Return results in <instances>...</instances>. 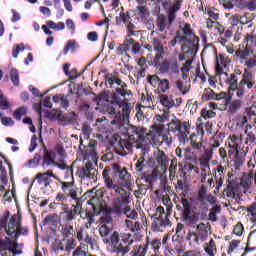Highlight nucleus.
I'll use <instances>...</instances> for the list:
<instances>
[{
	"mask_svg": "<svg viewBox=\"0 0 256 256\" xmlns=\"http://www.w3.org/2000/svg\"><path fill=\"white\" fill-rule=\"evenodd\" d=\"M239 64L248 67V69H255L256 67V36L246 34L244 36V43L238 46L236 52Z\"/></svg>",
	"mask_w": 256,
	"mask_h": 256,
	"instance_id": "20e7f679",
	"label": "nucleus"
},
{
	"mask_svg": "<svg viewBox=\"0 0 256 256\" xmlns=\"http://www.w3.org/2000/svg\"><path fill=\"white\" fill-rule=\"evenodd\" d=\"M146 131L147 130L143 127L130 126L127 129L128 140L120 138L117 144V148L119 151H122V155H128L134 147H136V149H145V145L142 143L145 141Z\"/></svg>",
	"mask_w": 256,
	"mask_h": 256,
	"instance_id": "7ed1b4c3",
	"label": "nucleus"
},
{
	"mask_svg": "<svg viewBox=\"0 0 256 256\" xmlns=\"http://www.w3.org/2000/svg\"><path fill=\"white\" fill-rule=\"evenodd\" d=\"M58 221L59 225H72L73 221H75L73 209L69 208V206H65L63 211L59 214Z\"/></svg>",
	"mask_w": 256,
	"mask_h": 256,
	"instance_id": "6ab92c4d",
	"label": "nucleus"
},
{
	"mask_svg": "<svg viewBox=\"0 0 256 256\" xmlns=\"http://www.w3.org/2000/svg\"><path fill=\"white\" fill-rule=\"evenodd\" d=\"M37 183L43 187V189H47L49 185H51V178L45 176L43 173H38L35 177Z\"/></svg>",
	"mask_w": 256,
	"mask_h": 256,
	"instance_id": "473e14b6",
	"label": "nucleus"
},
{
	"mask_svg": "<svg viewBox=\"0 0 256 256\" xmlns=\"http://www.w3.org/2000/svg\"><path fill=\"white\" fill-rule=\"evenodd\" d=\"M136 13L142 20L149 18V9H147L145 6H137Z\"/></svg>",
	"mask_w": 256,
	"mask_h": 256,
	"instance_id": "09e8293b",
	"label": "nucleus"
},
{
	"mask_svg": "<svg viewBox=\"0 0 256 256\" xmlns=\"http://www.w3.org/2000/svg\"><path fill=\"white\" fill-rule=\"evenodd\" d=\"M55 153L57 155H59V158L57 159V161H59V163H63V161H65L66 157H67V153L65 152V148H63V146L58 145L55 147Z\"/></svg>",
	"mask_w": 256,
	"mask_h": 256,
	"instance_id": "de8ad7c7",
	"label": "nucleus"
},
{
	"mask_svg": "<svg viewBox=\"0 0 256 256\" xmlns=\"http://www.w3.org/2000/svg\"><path fill=\"white\" fill-rule=\"evenodd\" d=\"M53 101L54 103H59L60 107H62V109H64L65 111L69 109V99H67V96H65V94H56L53 97Z\"/></svg>",
	"mask_w": 256,
	"mask_h": 256,
	"instance_id": "2f4dec72",
	"label": "nucleus"
},
{
	"mask_svg": "<svg viewBox=\"0 0 256 256\" xmlns=\"http://www.w3.org/2000/svg\"><path fill=\"white\" fill-rule=\"evenodd\" d=\"M149 245L151 249H153L155 255H157V253H159V250L161 249V240L154 239L151 242H149Z\"/></svg>",
	"mask_w": 256,
	"mask_h": 256,
	"instance_id": "69168bd1",
	"label": "nucleus"
},
{
	"mask_svg": "<svg viewBox=\"0 0 256 256\" xmlns=\"http://www.w3.org/2000/svg\"><path fill=\"white\" fill-rule=\"evenodd\" d=\"M77 175L82 180L92 179L95 181V179H97L98 172L97 168L93 166V163L87 162L84 166L77 169Z\"/></svg>",
	"mask_w": 256,
	"mask_h": 256,
	"instance_id": "4468645a",
	"label": "nucleus"
},
{
	"mask_svg": "<svg viewBox=\"0 0 256 256\" xmlns=\"http://www.w3.org/2000/svg\"><path fill=\"white\" fill-rule=\"evenodd\" d=\"M84 159L87 161H97L99 159V156L97 154V141L96 140H90L88 145L84 147V150L82 152Z\"/></svg>",
	"mask_w": 256,
	"mask_h": 256,
	"instance_id": "dca6fc26",
	"label": "nucleus"
},
{
	"mask_svg": "<svg viewBox=\"0 0 256 256\" xmlns=\"http://www.w3.org/2000/svg\"><path fill=\"white\" fill-rule=\"evenodd\" d=\"M155 119L158 123H166L169 120V111L165 110L162 114H156Z\"/></svg>",
	"mask_w": 256,
	"mask_h": 256,
	"instance_id": "680f3d73",
	"label": "nucleus"
},
{
	"mask_svg": "<svg viewBox=\"0 0 256 256\" xmlns=\"http://www.w3.org/2000/svg\"><path fill=\"white\" fill-rule=\"evenodd\" d=\"M168 133H179L183 129V122L177 118L173 117V119L167 124Z\"/></svg>",
	"mask_w": 256,
	"mask_h": 256,
	"instance_id": "cd10ccee",
	"label": "nucleus"
},
{
	"mask_svg": "<svg viewBox=\"0 0 256 256\" xmlns=\"http://www.w3.org/2000/svg\"><path fill=\"white\" fill-rule=\"evenodd\" d=\"M57 159V154L55 153V150H48L46 147H44V155L42 159V165L43 167H51L55 165Z\"/></svg>",
	"mask_w": 256,
	"mask_h": 256,
	"instance_id": "5701e85b",
	"label": "nucleus"
},
{
	"mask_svg": "<svg viewBox=\"0 0 256 256\" xmlns=\"http://www.w3.org/2000/svg\"><path fill=\"white\" fill-rule=\"evenodd\" d=\"M207 199V186L202 185L198 191V201H205Z\"/></svg>",
	"mask_w": 256,
	"mask_h": 256,
	"instance_id": "338daca9",
	"label": "nucleus"
},
{
	"mask_svg": "<svg viewBox=\"0 0 256 256\" xmlns=\"http://www.w3.org/2000/svg\"><path fill=\"white\" fill-rule=\"evenodd\" d=\"M115 175H118L119 179L123 181L124 185H131V174L127 171V168L121 167L118 163L106 166L102 172V179L104 185L108 191H114L118 197L113 200L112 205L106 209V215H127L131 211V194L127 192L123 187L115 183Z\"/></svg>",
	"mask_w": 256,
	"mask_h": 256,
	"instance_id": "f257e3e1",
	"label": "nucleus"
},
{
	"mask_svg": "<svg viewBox=\"0 0 256 256\" xmlns=\"http://www.w3.org/2000/svg\"><path fill=\"white\" fill-rule=\"evenodd\" d=\"M243 107V99H235L229 104L228 111L229 113H236Z\"/></svg>",
	"mask_w": 256,
	"mask_h": 256,
	"instance_id": "e433bc0d",
	"label": "nucleus"
},
{
	"mask_svg": "<svg viewBox=\"0 0 256 256\" xmlns=\"http://www.w3.org/2000/svg\"><path fill=\"white\" fill-rule=\"evenodd\" d=\"M233 153H235L234 160H235V165L238 167H241L243 165V158L239 156V151L238 150H229L228 151V159H231L233 157Z\"/></svg>",
	"mask_w": 256,
	"mask_h": 256,
	"instance_id": "c03bdc74",
	"label": "nucleus"
},
{
	"mask_svg": "<svg viewBox=\"0 0 256 256\" xmlns=\"http://www.w3.org/2000/svg\"><path fill=\"white\" fill-rule=\"evenodd\" d=\"M183 219L188 223V225H193L195 223V218L191 216V206L188 208H184L183 210Z\"/></svg>",
	"mask_w": 256,
	"mask_h": 256,
	"instance_id": "49530a36",
	"label": "nucleus"
},
{
	"mask_svg": "<svg viewBox=\"0 0 256 256\" xmlns=\"http://www.w3.org/2000/svg\"><path fill=\"white\" fill-rule=\"evenodd\" d=\"M85 244H80L76 250L73 252L72 256H87V252L83 249H85Z\"/></svg>",
	"mask_w": 256,
	"mask_h": 256,
	"instance_id": "774afa93",
	"label": "nucleus"
},
{
	"mask_svg": "<svg viewBox=\"0 0 256 256\" xmlns=\"http://www.w3.org/2000/svg\"><path fill=\"white\" fill-rule=\"evenodd\" d=\"M25 115H27V107L26 106L19 107L13 113V117H14V119H16V121H20L21 118Z\"/></svg>",
	"mask_w": 256,
	"mask_h": 256,
	"instance_id": "3c124183",
	"label": "nucleus"
},
{
	"mask_svg": "<svg viewBox=\"0 0 256 256\" xmlns=\"http://www.w3.org/2000/svg\"><path fill=\"white\" fill-rule=\"evenodd\" d=\"M239 9L256 11V0H234Z\"/></svg>",
	"mask_w": 256,
	"mask_h": 256,
	"instance_id": "c756f323",
	"label": "nucleus"
},
{
	"mask_svg": "<svg viewBox=\"0 0 256 256\" xmlns=\"http://www.w3.org/2000/svg\"><path fill=\"white\" fill-rule=\"evenodd\" d=\"M200 236L193 231H189L186 236V241H189L190 245H199Z\"/></svg>",
	"mask_w": 256,
	"mask_h": 256,
	"instance_id": "37998d69",
	"label": "nucleus"
},
{
	"mask_svg": "<svg viewBox=\"0 0 256 256\" xmlns=\"http://www.w3.org/2000/svg\"><path fill=\"white\" fill-rule=\"evenodd\" d=\"M190 227L196 229V233L200 236L201 241H206L207 237H209V231H211V224L201 222L198 225L191 224Z\"/></svg>",
	"mask_w": 256,
	"mask_h": 256,
	"instance_id": "412c9836",
	"label": "nucleus"
},
{
	"mask_svg": "<svg viewBox=\"0 0 256 256\" xmlns=\"http://www.w3.org/2000/svg\"><path fill=\"white\" fill-rule=\"evenodd\" d=\"M139 18L135 16V12L133 10H128L126 12L121 11L119 13V17H116L117 25H121L123 23L128 31L129 37L137 35L139 32L135 31L137 29V22Z\"/></svg>",
	"mask_w": 256,
	"mask_h": 256,
	"instance_id": "1a4fd4ad",
	"label": "nucleus"
},
{
	"mask_svg": "<svg viewBox=\"0 0 256 256\" xmlns=\"http://www.w3.org/2000/svg\"><path fill=\"white\" fill-rule=\"evenodd\" d=\"M10 79H11L13 85H15V87H19V71H17V69H15V68L11 69Z\"/></svg>",
	"mask_w": 256,
	"mask_h": 256,
	"instance_id": "6e6d98bb",
	"label": "nucleus"
},
{
	"mask_svg": "<svg viewBox=\"0 0 256 256\" xmlns=\"http://www.w3.org/2000/svg\"><path fill=\"white\" fill-rule=\"evenodd\" d=\"M249 129H253V131H249ZM244 133L246 135L245 144L256 145V128L251 127V125H247Z\"/></svg>",
	"mask_w": 256,
	"mask_h": 256,
	"instance_id": "7c9ffc66",
	"label": "nucleus"
},
{
	"mask_svg": "<svg viewBox=\"0 0 256 256\" xmlns=\"http://www.w3.org/2000/svg\"><path fill=\"white\" fill-rule=\"evenodd\" d=\"M223 181H225V176H220L219 178H217V175H215L214 193H219L221 191V187H223Z\"/></svg>",
	"mask_w": 256,
	"mask_h": 256,
	"instance_id": "0e129e2a",
	"label": "nucleus"
},
{
	"mask_svg": "<svg viewBox=\"0 0 256 256\" xmlns=\"http://www.w3.org/2000/svg\"><path fill=\"white\" fill-rule=\"evenodd\" d=\"M225 67H227V58L220 53L216 57V75H226L227 77V72H223Z\"/></svg>",
	"mask_w": 256,
	"mask_h": 256,
	"instance_id": "a878e982",
	"label": "nucleus"
},
{
	"mask_svg": "<svg viewBox=\"0 0 256 256\" xmlns=\"http://www.w3.org/2000/svg\"><path fill=\"white\" fill-rule=\"evenodd\" d=\"M98 227L100 237H109V233H111V227L107 226V224H102Z\"/></svg>",
	"mask_w": 256,
	"mask_h": 256,
	"instance_id": "bf43d9fd",
	"label": "nucleus"
},
{
	"mask_svg": "<svg viewBox=\"0 0 256 256\" xmlns=\"http://www.w3.org/2000/svg\"><path fill=\"white\" fill-rule=\"evenodd\" d=\"M182 127L183 129L180 130L177 134L180 145H185V143H189L190 139V145L192 149H196V151H199V149L203 147V142L201 140L197 142V135L195 133L191 134L189 138L191 123H189V121H184Z\"/></svg>",
	"mask_w": 256,
	"mask_h": 256,
	"instance_id": "9d476101",
	"label": "nucleus"
},
{
	"mask_svg": "<svg viewBox=\"0 0 256 256\" xmlns=\"http://www.w3.org/2000/svg\"><path fill=\"white\" fill-rule=\"evenodd\" d=\"M162 203L167 207V213H165V208L163 206H159L156 209L155 214L152 216L154 218L152 227L154 231H163L165 227H169L171 225V220H169V216L171 215V198L166 194L162 197Z\"/></svg>",
	"mask_w": 256,
	"mask_h": 256,
	"instance_id": "423d86ee",
	"label": "nucleus"
},
{
	"mask_svg": "<svg viewBox=\"0 0 256 256\" xmlns=\"http://www.w3.org/2000/svg\"><path fill=\"white\" fill-rule=\"evenodd\" d=\"M193 69V60L188 59L181 67L180 71L182 73L183 81H187L189 77L193 79V77H199L202 81H205V75L201 73V68L197 67L195 72L191 71Z\"/></svg>",
	"mask_w": 256,
	"mask_h": 256,
	"instance_id": "f8f14e48",
	"label": "nucleus"
},
{
	"mask_svg": "<svg viewBox=\"0 0 256 256\" xmlns=\"http://www.w3.org/2000/svg\"><path fill=\"white\" fill-rule=\"evenodd\" d=\"M60 227L62 229L63 237H65L66 239L73 237V224H60Z\"/></svg>",
	"mask_w": 256,
	"mask_h": 256,
	"instance_id": "58836bf2",
	"label": "nucleus"
},
{
	"mask_svg": "<svg viewBox=\"0 0 256 256\" xmlns=\"http://www.w3.org/2000/svg\"><path fill=\"white\" fill-rule=\"evenodd\" d=\"M147 81L151 87L156 89L155 91H158V93H167L169 89H171V83L168 79H161L156 74L149 75L147 77Z\"/></svg>",
	"mask_w": 256,
	"mask_h": 256,
	"instance_id": "ddd939ff",
	"label": "nucleus"
},
{
	"mask_svg": "<svg viewBox=\"0 0 256 256\" xmlns=\"http://www.w3.org/2000/svg\"><path fill=\"white\" fill-rule=\"evenodd\" d=\"M21 225V221H17V215H13L9 222L4 226V231L8 235V237H13L14 241L17 238V232L19 231V226Z\"/></svg>",
	"mask_w": 256,
	"mask_h": 256,
	"instance_id": "f3484780",
	"label": "nucleus"
},
{
	"mask_svg": "<svg viewBox=\"0 0 256 256\" xmlns=\"http://www.w3.org/2000/svg\"><path fill=\"white\" fill-rule=\"evenodd\" d=\"M133 242L131 233L119 234V232L114 231L110 236V253L115 256H125L131 251Z\"/></svg>",
	"mask_w": 256,
	"mask_h": 256,
	"instance_id": "39448f33",
	"label": "nucleus"
},
{
	"mask_svg": "<svg viewBox=\"0 0 256 256\" xmlns=\"http://www.w3.org/2000/svg\"><path fill=\"white\" fill-rule=\"evenodd\" d=\"M213 148H204V154L201 157V161L204 163H209L213 159Z\"/></svg>",
	"mask_w": 256,
	"mask_h": 256,
	"instance_id": "8fccbe9b",
	"label": "nucleus"
},
{
	"mask_svg": "<svg viewBox=\"0 0 256 256\" xmlns=\"http://www.w3.org/2000/svg\"><path fill=\"white\" fill-rule=\"evenodd\" d=\"M205 13L214 21H219V12L215 7L208 6L205 8Z\"/></svg>",
	"mask_w": 256,
	"mask_h": 256,
	"instance_id": "a18cd8bd",
	"label": "nucleus"
},
{
	"mask_svg": "<svg viewBox=\"0 0 256 256\" xmlns=\"http://www.w3.org/2000/svg\"><path fill=\"white\" fill-rule=\"evenodd\" d=\"M176 39H178V43H183L181 46L182 54H179L178 61L182 62L193 57V55H197V51H199V37L191 29V24L185 23L182 29L177 30Z\"/></svg>",
	"mask_w": 256,
	"mask_h": 256,
	"instance_id": "f03ea898",
	"label": "nucleus"
},
{
	"mask_svg": "<svg viewBox=\"0 0 256 256\" xmlns=\"http://www.w3.org/2000/svg\"><path fill=\"white\" fill-rule=\"evenodd\" d=\"M149 250V237L146 238L145 244L135 245L131 251L132 256H145Z\"/></svg>",
	"mask_w": 256,
	"mask_h": 256,
	"instance_id": "bb28decb",
	"label": "nucleus"
},
{
	"mask_svg": "<svg viewBox=\"0 0 256 256\" xmlns=\"http://www.w3.org/2000/svg\"><path fill=\"white\" fill-rule=\"evenodd\" d=\"M200 115L203 119H205V121H207V119H213L217 117V112L213 110H209L208 107H204L202 108Z\"/></svg>",
	"mask_w": 256,
	"mask_h": 256,
	"instance_id": "79ce46f5",
	"label": "nucleus"
},
{
	"mask_svg": "<svg viewBox=\"0 0 256 256\" xmlns=\"http://www.w3.org/2000/svg\"><path fill=\"white\" fill-rule=\"evenodd\" d=\"M227 183L228 184L222 194L224 197H227V199H235L239 193V185H237L233 180H227Z\"/></svg>",
	"mask_w": 256,
	"mask_h": 256,
	"instance_id": "aec40b11",
	"label": "nucleus"
},
{
	"mask_svg": "<svg viewBox=\"0 0 256 256\" xmlns=\"http://www.w3.org/2000/svg\"><path fill=\"white\" fill-rule=\"evenodd\" d=\"M73 210L72 213L75 217V215H80V217H83L82 211H83V205L81 204V202L78 200H76V205H73Z\"/></svg>",
	"mask_w": 256,
	"mask_h": 256,
	"instance_id": "052dcab7",
	"label": "nucleus"
},
{
	"mask_svg": "<svg viewBox=\"0 0 256 256\" xmlns=\"http://www.w3.org/2000/svg\"><path fill=\"white\" fill-rule=\"evenodd\" d=\"M155 161L158 164L157 167L160 169V173H167V167H169V157L163 150H158L155 153Z\"/></svg>",
	"mask_w": 256,
	"mask_h": 256,
	"instance_id": "a211bd4d",
	"label": "nucleus"
},
{
	"mask_svg": "<svg viewBox=\"0 0 256 256\" xmlns=\"http://www.w3.org/2000/svg\"><path fill=\"white\" fill-rule=\"evenodd\" d=\"M251 69L252 68L246 67L243 70L238 84L237 99H243L247 96V93L256 89V79Z\"/></svg>",
	"mask_w": 256,
	"mask_h": 256,
	"instance_id": "0eeeda50",
	"label": "nucleus"
},
{
	"mask_svg": "<svg viewBox=\"0 0 256 256\" xmlns=\"http://www.w3.org/2000/svg\"><path fill=\"white\" fill-rule=\"evenodd\" d=\"M244 211H247L251 215V219H253V223L256 224V202L252 203L247 207H243Z\"/></svg>",
	"mask_w": 256,
	"mask_h": 256,
	"instance_id": "5fc2aeb1",
	"label": "nucleus"
},
{
	"mask_svg": "<svg viewBox=\"0 0 256 256\" xmlns=\"http://www.w3.org/2000/svg\"><path fill=\"white\" fill-rule=\"evenodd\" d=\"M151 129L152 133H154L157 137H161L163 135V131H165V125H152Z\"/></svg>",
	"mask_w": 256,
	"mask_h": 256,
	"instance_id": "e2e57ef3",
	"label": "nucleus"
},
{
	"mask_svg": "<svg viewBox=\"0 0 256 256\" xmlns=\"http://www.w3.org/2000/svg\"><path fill=\"white\" fill-rule=\"evenodd\" d=\"M76 247L77 244L75 243V239L70 237L62 239L60 242L54 245L53 249L56 255H59L60 253H70Z\"/></svg>",
	"mask_w": 256,
	"mask_h": 256,
	"instance_id": "2eb2a0df",
	"label": "nucleus"
},
{
	"mask_svg": "<svg viewBox=\"0 0 256 256\" xmlns=\"http://www.w3.org/2000/svg\"><path fill=\"white\" fill-rule=\"evenodd\" d=\"M167 25H168V21L164 15H160L156 19V27L160 33H163L166 29H168Z\"/></svg>",
	"mask_w": 256,
	"mask_h": 256,
	"instance_id": "f704fd0d",
	"label": "nucleus"
},
{
	"mask_svg": "<svg viewBox=\"0 0 256 256\" xmlns=\"http://www.w3.org/2000/svg\"><path fill=\"white\" fill-rule=\"evenodd\" d=\"M225 83L229 86L228 93H235L237 99V93H239V78H237V75L230 74Z\"/></svg>",
	"mask_w": 256,
	"mask_h": 256,
	"instance_id": "4be33fe9",
	"label": "nucleus"
},
{
	"mask_svg": "<svg viewBox=\"0 0 256 256\" xmlns=\"http://www.w3.org/2000/svg\"><path fill=\"white\" fill-rule=\"evenodd\" d=\"M41 163V156L39 154H35L32 159H29L25 166L26 167H38V165Z\"/></svg>",
	"mask_w": 256,
	"mask_h": 256,
	"instance_id": "864d4df0",
	"label": "nucleus"
},
{
	"mask_svg": "<svg viewBox=\"0 0 256 256\" xmlns=\"http://www.w3.org/2000/svg\"><path fill=\"white\" fill-rule=\"evenodd\" d=\"M223 139H225V134L223 133L216 134L211 140L210 148L215 151V149L221 147V143H223Z\"/></svg>",
	"mask_w": 256,
	"mask_h": 256,
	"instance_id": "72a5a7b5",
	"label": "nucleus"
},
{
	"mask_svg": "<svg viewBox=\"0 0 256 256\" xmlns=\"http://www.w3.org/2000/svg\"><path fill=\"white\" fill-rule=\"evenodd\" d=\"M133 45V38L126 39L122 44H119L116 48V54L124 55L125 57H129V51H131V46Z\"/></svg>",
	"mask_w": 256,
	"mask_h": 256,
	"instance_id": "b1692460",
	"label": "nucleus"
},
{
	"mask_svg": "<svg viewBox=\"0 0 256 256\" xmlns=\"http://www.w3.org/2000/svg\"><path fill=\"white\" fill-rule=\"evenodd\" d=\"M127 97H133L131 90L115 89L111 94L112 101L108 103L106 111H108L110 115H115V113H117L115 105H123L125 101L129 100Z\"/></svg>",
	"mask_w": 256,
	"mask_h": 256,
	"instance_id": "9b49d317",
	"label": "nucleus"
},
{
	"mask_svg": "<svg viewBox=\"0 0 256 256\" xmlns=\"http://www.w3.org/2000/svg\"><path fill=\"white\" fill-rule=\"evenodd\" d=\"M217 99V93L211 88H205L204 94L202 95V101H211Z\"/></svg>",
	"mask_w": 256,
	"mask_h": 256,
	"instance_id": "a19ab883",
	"label": "nucleus"
},
{
	"mask_svg": "<svg viewBox=\"0 0 256 256\" xmlns=\"http://www.w3.org/2000/svg\"><path fill=\"white\" fill-rule=\"evenodd\" d=\"M11 247H19L17 241L11 240V238L6 237L5 239H0V251L1 249H9Z\"/></svg>",
	"mask_w": 256,
	"mask_h": 256,
	"instance_id": "c9c22d12",
	"label": "nucleus"
},
{
	"mask_svg": "<svg viewBox=\"0 0 256 256\" xmlns=\"http://www.w3.org/2000/svg\"><path fill=\"white\" fill-rule=\"evenodd\" d=\"M160 104L166 108V111H169L175 107V99H173V95L162 94L160 95Z\"/></svg>",
	"mask_w": 256,
	"mask_h": 256,
	"instance_id": "c85d7f7f",
	"label": "nucleus"
},
{
	"mask_svg": "<svg viewBox=\"0 0 256 256\" xmlns=\"http://www.w3.org/2000/svg\"><path fill=\"white\" fill-rule=\"evenodd\" d=\"M118 107L122 109L123 119H127L131 115V103L129 100H126L123 104H118Z\"/></svg>",
	"mask_w": 256,
	"mask_h": 256,
	"instance_id": "ea45409f",
	"label": "nucleus"
},
{
	"mask_svg": "<svg viewBox=\"0 0 256 256\" xmlns=\"http://www.w3.org/2000/svg\"><path fill=\"white\" fill-rule=\"evenodd\" d=\"M148 151L146 148H142L140 153V159L137 160L135 164L136 173H143L145 169H147V161L145 160V155H147Z\"/></svg>",
	"mask_w": 256,
	"mask_h": 256,
	"instance_id": "393cba45",
	"label": "nucleus"
},
{
	"mask_svg": "<svg viewBox=\"0 0 256 256\" xmlns=\"http://www.w3.org/2000/svg\"><path fill=\"white\" fill-rule=\"evenodd\" d=\"M138 185V190L134 191V195L135 197H139V195H146L147 191H149V185L147 184H139V182H137Z\"/></svg>",
	"mask_w": 256,
	"mask_h": 256,
	"instance_id": "603ef678",
	"label": "nucleus"
},
{
	"mask_svg": "<svg viewBox=\"0 0 256 256\" xmlns=\"http://www.w3.org/2000/svg\"><path fill=\"white\" fill-rule=\"evenodd\" d=\"M60 185L62 192H58L54 198L55 203H57V205H62V207H69V205H67L69 197L73 201L79 200V197H77V189L73 188V182H61Z\"/></svg>",
	"mask_w": 256,
	"mask_h": 256,
	"instance_id": "6e6552de",
	"label": "nucleus"
},
{
	"mask_svg": "<svg viewBox=\"0 0 256 256\" xmlns=\"http://www.w3.org/2000/svg\"><path fill=\"white\" fill-rule=\"evenodd\" d=\"M19 246H12L10 248H4L0 250V255L1 256H11V253L14 255H21L23 253L22 250H17Z\"/></svg>",
	"mask_w": 256,
	"mask_h": 256,
	"instance_id": "4c0bfd02",
	"label": "nucleus"
},
{
	"mask_svg": "<svg viewBox=\"0 0 256 256\" xmlns=\"http://www.w3.org/2000/svg\"><path fill=\"white\" fill-rule=\"evenodd\" d=\"M176 89H178L181 95H187V93H189V89L187 88V86H185L183 80L176 81Z\"/></svg>",
	"mask_w": 256,
	"mask_h": 256,
	"instance_id": "13d9d810",
	"label": "nucleus"
},
{
	"mask_svg": "<svg viewBox=\"0 0 256 256\" xmlns=\"http://www.w3.org/2000/svg\"><path fill=\"white\" fill-rule=\"evenodd\" d=\"M125 223H126L128 229H130V231L132 233H135L137 231H141V226H140L139 222H134L133 223V221H131V220H126Z\"/></svg>",
	"mask_w": 256,
	"mask_h": 256,
	"instance_id": "4d7b16f0",
	"label": "nucleus"
}]
</instances>
